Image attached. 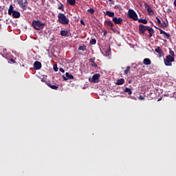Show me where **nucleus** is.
Masks as SVG:
<instances>
[{
  "mask_svg": "<svg viewBox=\"0 0 176 176\" xmlns=\"http://www.w3.org/2000/svg\"><path fill=\"white\" fill-rule=\"evenodd\" d=\"M139 100H145V98L142 96H139Z\"/></svg>",
  "mask_w": 176,
  "mask_h": 176,
  "instance_id": "nucleus-39",
  "label": "nucleus"
},
{
  "mask_svg": "<svg viewBox=\"0 0 176 176\" xmlns=\"http://www.w3.org/2000/svg\"><path fill=\"white\" fill-rule=\"evenodd\" d=\"M104 23L105 24H107V25L111 27V28L114 26L113 23H112V21H105Z\"/></svg>",
  "mask_w": 176,
  "mask_h": 176,
  "instance_id": "nucleus-22",
  "label": "nucleus"
},
{
  "mask_svg": "<svg viewBox=\"0 0 176 176\" xmlns=\"http://www.w3.org/2000/svg\"><path fill=\"white\" fill-rule=\"evenodd\" d=\"M127 17L128 19H132V20H134L135 21L138 20V15L137 14V12H135V11H134L133 9H129L128 10Z\"/></svg>",
  "mask_w": 176,
  "mask_h": 176,
  "instance_id": "nucleus-6",
  "label": "nucleus"
},
{
  "mask_svg": "<svg viewBox=\"0 0 176 176\" xmlns=\"http://www.w3.org/2000/svg\"><path fill=\"white\" fill-rule=\"evenodd\" d=\"M124 91L125 93H127L129 96H131V94H133V91H131V89L128 87H126Z\"/></svg>",
  "mask_w": 176,
  "mask_h": 176,
  "instance_id": "nucleus-23",
  "label": "nucleus"
},
{
  "mask_svg": "<svg viewBox=\"0 0 176 176\" xmlns=\"http://www.w3.org/2000/svg\"><path fill=\"white\" fill-rule=\"evenodd\" d=\"M144 8L145 9H146V10H148V9H151V7L149 6V5H148V3H144Z\"/></svg>",
  "mask_w": 176,
  "mask_h": 176,
  "instance_id": "nucleus-31",
  "label": "nucleus"
},
{
  "mask_svg": "<svg viewBox=\"0 0 176 176\" xmlns=\"http://www.w3.org/2000/svg\"><path fill=\"white\" fill-rule=\"evenodd\" d=\"M78 49L79 50H82V52H85L87 50V47L85 45L82 44L79 47Z\"/></svg>",
  "mask_w": 176,
  "mask_h": 176,
  "instance_id": "nucleus-24",
  "label": "nucleus"
},
{
  "mask_svg": "<svg viewBox=\"0 0 176 176\" xmlns=\"http://www.w3.org/2000/svg\"><path fill=\"white\" fill-rule=\"evenodd\" d=\"M80 24H82V25H86V23H85V21H83V19H80Z\"/></svg>",
  "mask_w": 176,
  "mask_h": 176,
  "instance_id": "nucleus-34",
  "label": "nucleus"
},
{
  "mask_svg": "<svg viewBox=\"0 0 176 176\" xmlns=\"http://www.w3.org/2000/svg\"><path fill=\"white\" fill-rule=\"evenodd\" d=\"M124 83V78H120L117 80L116 85H117L118 86H120L122 85H123Z\"/></svg>",
  "mask_w": 176,
  "mask_h": 176,
  "instance_id": "nucleus-18",
  "label": "nucleus"
},
{
  "mask_svg": "<svg viewBox=\"0 0 176 176\" xmlns=\"http://www.w3.org/2000/svg\"><path fill=\"white\" fill-rule=\"evenodd\" d=\"M155 19H156L155 23H157V24H159V25H160V24H162V21H160V19H159V17L157 16H156Z\"/></svg>",
  "mask_w": 176,
  "mask_h": 176,
  "instance_id": "nucleus-29",
  "label": "nucleus"
},
{
  "mask_svg": "<svg viewBox=\"0 0 176 176\" xmlns=\"http://www.w3.org/2000/svg\"><path fill=\"white\" fill-rule=\"evenodd\" d=\"M58 9H59V10H63L64 11V5L63 4H61L60 6H59L58 8Z\"/></svg>",
  "mask_w": 176,
  "mask_h": 176,
  "instance_id": "nucleus-33",
  "label": "nucleus"
},
{
  "mask_svg": "<svg viewBox=\"0 0 176 176\" xmlns=\"http://www.w3.org/2000/svg\"><path fill=\"white\" fill-rule=\"evenodd\" d=\"M89 63H91V67H94L95 68H97L98 67V65H97V63H96V58H91L89 60Z\"/></svg>",
  "mask_w": 176,
  "mask_h": 176,
  "instance_id": "nucleus-14",
  "label": "nucleus"
},
{
  "mask_svg": "<svg viewBox=\"0 0 176 176\" xmlns=\"http://www.w3.org/2000/svg\"><path fill=\"white\" fill-rule=\"evenodd\" d=\"M169 54H170L167 55L166 58L164 59V63L166 67H171V65H173V63L175 61V54L174 53V51L170 49Z\"/></svg>",
  "mask_w": 176,
  "mask_h": 176,
  "instance_id": "nucleus-2",
  "label": "nucleus"
},
{
  "mask_svg": "<svg viewBox=\"0 0 176 176\" xmlns=\"http://www.w3.org/2000/svg\"><path fill=\"white\" fill-rule=\"evenodd\" d=\"M16 2L21 9L23 10H27V6L24 4V0H16Z\"/></svg>",
  "mask_w": 176,
  "mask_h": 176,
  "instance_id": "nucleus-10",
  "label": "nucleus"
},
{
  "mask_svg": "<svg viewBox=\"0 0 176 176\" xmlns=\"http://www.w3.org/2000/svg\"><path fill=\"white\" fill-rule=\"evenodd\" d=\"M58 23H60V24H63V25H67L69 24V19H68V18H67L65 14L63 13H58Z\"/></svg>",
  "mask_w": 176,
  "mask_h": 176,
  "instance_id": "nucleus-5",
  "label": "nucleus"
},
{
  "mask_svg": "<svg viewBox=\"0 0 176 176\" xmlns=\"http://www.w3.org/2000/svg\"><path fill=\"white\" fill-rule=\"evenodd\" d=\"M138 23H142V24H148V20L146 19H139L138 18Z\"/></svg>",
  "mask_w": 176,
  "mask_h": 176,
  "instance_id": "nucleus-20",
  "label": "nucleus"
},
{
  "mask_svg": "<svg viewBox=\"0 0 176 176\" xmlns=\"http://www.w3.org/2000/svg\"><path fill=\"white\" fill-rule=\"evenodd\" d=\"M147 12L148 13V14L150 16H153V14H155V12H153V10H152L151 8H149L148 10H147Z\"/></svg>",
  "mask_w": 176,
  "mask_h": 176,
  "instance_id": "nucleus-27",
  "label": "nucleus"
},
{
  "mask_svg": "<svg viewBox=\"0 0 176 176\" xmlns=\"http://www.w3.org/2000/svg\"><path fill=\"white\" fill-rule=\"evenodd\" d=\"M145 31L148 32V38H152V35L155 33V30H153V28L149 27V26H145L143 24L139 25V34L140 35H143L145 34Z\"/></svg>",
  "mask_w": 176,
  "mask_h": 176,
  "instance_id": "nucleus-1",
  "label": "nucleus"
},
{
  "mask_svg": "<svg viewBox=\"0 0 176 176\" xmlns=\"http://www.w3.org/2000/svg\"><path fill=\"white\" fill-rule=\"evenodd\" d=\"M89 42L90 45H96V43H97V40H96V38H91Z\"/></svg>",
  "mask_w": 176,
  "mask_h": 176,
  "instance_id": "nucleus-28",
  "label": "nucleus"
},
{
  "mask_svg": "<svg viewBox=\"0 0 176 176\" xmlns=\"http://www.w3.org/2000/svg\"><path fill=\"white\" fill-rule=\"evenodd\" d=\"M65 76H62V78L64 80H68V79H74V76L72 74H69L68 72L65 73Z\"/></svg>",
  "mask_w": 176,
  "mask_h": 176,
  "instance_id": "nucleus-12",
  "label": "nucleus"
},
{
  "mask_svg": "<svg viewBox=\"0 0 176 176\" xmlns=\"http://www.w3.org/2000/svg\"><path fill=\"white\" fill-rule=\"evenodd\" d=\"M8 14L9 16H12L13 19H19V17L21 16L20 12L14 10L13 5L10 6L8 8Z\"/></svg>",
  "mask_w": 176,
  "mask_h": 176,
  "instance_id": "nucleus-4",
  "label": "nucleus"
},
{
  "mask_svg": "<svg viewBox=\"0 0 176 176\" xmlns=\"http://www.w3.org/2000/svg\"><path fill=\"white\" fill-rule=\"evenodd\" d=\"M54 71H55V72H58V67H57L56 65H54Z\"/></svg>",
  "mask_w": 176,
  "mask_h": 176,
  "instance_id": "nucleus-32",
  "label": "nucleus"
},
{
  "mask_svg": "<svg viewBox=\"0 0 176 176\" xmlns=\"http://www.w3.org/2000/svg\"><path fill=\"white\" fill-rule=\"evenodd\" d=\"M59 71H60V72H63V73L65 72V70H64V69H63V67H60V68H59Z\"/></svg>",
  "mask_w": 176,
  "mask_h": 176,
  "instance_id": "nucleus-36",
  "label": "nucleus"
},
{
  "mask_svg": "<svg viewBox=\"0 0 176 176\" xmlns=\"http://www.w3.org/2000/svg\"><path fill=\"white\" fill-rule=\"evenodd\" d=\"M61 36H71V31L69 30H61L60 32Z\"/></svg>",
  "mask_w": 176,
  "mask_h": 176,
  "instance_id": "nucleus-11",
  "label": "nucleus"
},
{
  "mask_svg": "<svg viewBox=\"0 0 176 176\" xmlns=\"http://www.w3.org/2000/svg\"><path fill=\"white\" fill-rule=\"evenodd\" d=\"M160 25L162 28H167V27H168V23L163 21V23H161Z\"/></svg>",
  "mask_w": 176,
  "mask_h": 176,
  "instance_id": "nucleus-25",
  "label": "nucleus"
},
{
  "mask_svg": "<svg viewBox=\"0 0 176 176\" xmlns=\"http://www.w3.org/2000/svg\"><path fill=\"white\" fill-rule=\"evenodd\" d=\"M32 25L34 28H35L37 31H42L43 28H45V25H46L45 23H43L39 20H33L32 23Z\"/></svg>",
  "mask_w": 176,
  "mask_h": 176,
  "instance_id": "nucleus-3",
  "label": "nucleus"
},
{
  "mask_svg": "<svg viewBox=\"0 0 176 176\" xmlns=\"http://www.w3.org/2000/svg\"><path fill=\"white\" fill-rule=\"evenodd\" d=\"M109 2H112V0H109Z\"/></svg>",
  "mask_w": 176,
  "mask_h": 176,
  "instance_id": "nucleus-42",
  "label": "nucleus"
},
{
  "mask_svg": "<svg viewBox=\"0 0 176 176\" xmlns=\"http://www.w3.org/2000/svg\"><path fill=\"white\" fill-rule=\"evenodd\" d=\"M107 56H109L111 54V50H109V51H107Z\"/></svg>",
  "mask_w": 176,
  "mask_h": 176,
  "instance_id": "nucleus-40",
  "label": "nucleus"
},
{
  "mask_svg": "<svg viewBox=\"0 0 176 176\" xmlns=\"http://www.w3.org/2000/svg\"><path fill=\"white\" fill-rule=\"evenodd\" d=\"M104 14L107 16H109V17H115V12H113L107 11L106 12H104Z\"/></svg>",
  "mask_w": 176,
  "mask_h": 176,
  "instance_id": "nucleus-16",
  "label": "nucleus"
},
{
  "mask_svg": "<svg viewBox=\"0 0 176 176\" xmlns=\"http://www.w3.org/2000/svg\"><path fill=\"white\" fill-rule=\"evenodd\" d=\"M154 27H155V28H156L157 30H159V31H160L161 35H162V34H164V38L165 39H170V35L169 33L166 32L165 31H164L163 30H162V29H160V28L156 27L155 25H154Z\"/></svg>",
  "mask_w": 176,
  "mask_h": 176,
  "instance_id": "nucleus-7",
  "label": "nucleus"
},
{
  "mask_svg": "<svg viewBox=\"0 0 176 176\" xmlns=\"http://www.w3.org/2000/svg\"><path fill=\"white\" fill-rule=\"evenodd\" d=\"M34 68L36 70L41 69V68H42V63L39 61H35L34 63Z\"/></svg>",
  "mask_w": 176,
  "mask_h": 176,
  "instance_id": "nucleus-13",
  "label": "nucleus"
},
{
  "mask_svg": "<svg viewBox=\"0 0 176 176\" xmlns=\"http://www.w3.org/2000/svg\"><path fill=\"white\" fill-rule=\"evenodd\" d=\"M130 69H131V67L130 66H127L126 69L124 71V75H127V74L130 72Z\"/></svg>",
  "mask_w": 176,
  "mask_h": 176,
  "instance_id": "nucleus-26",
  "label": "nucleus"
},
{
  "mask_svg": "<svg viewBox=\"0 0 176 176\" xmlns=\"http://www.w3.org/2000/svg\"><path fill=\"white\" fill-rule=\"evenodd\" d=\"M23 5H28V0H24L23 1Z\"/></svg>",
  "mask_w": 176,
  "mask_h": 176,
  "instance_id": "nucleus-38",
  "label": "nucleus"
},
{
  "mask_svg": "<svg viewBox=\"0 0 176 176\" xmlns=\"http://www.w3.org/2000/svg\"><path fill=\"white\" fill-rule=\"evenodd\" d=\"M100 74H95L92 76V80L93 83H98L100 82Z\"/></svg>",
  "mask_w": 176,
  "mask_h": 176,
  "instance_id": "nucleus-9",
  "label": "nucleus"
},
{
  "mask_svg": "<svg viewBox=\"0 0 176 176\" xmlns=\"http://www.w3.org/2000/svg\"><path fill=\"white\" fill-rule=\"evenodd\" d=\"M143 64H144V65H151L152 62L151 61V59L146 58L143 60Z\"/></svg>",
  "mask_w": 176,
  "mask_h": 176,
  "instance_id": "nucleus-17",
  "label": "nucleus"
},
{
  "mask_svg": "<svg viewBox=\"0 0 176 176\" xmlns=\"http://www.w3.org/2000/svg\"><path fill=\"white\" fill-rule=\"evenodd\" d=\"M155 53H158L159 54L160 57H162V56H163V50H162L160 47H159V46L157 47L155 49Z\"/></svg>",
  "mask_w": 176,
  "mask_h": 176,
  "instance_id": "nucleus-15",
  "label": "nucleus"
},
{
  "mask_svg": "<svg viewBox=\"0 0 176 176\" xmlns=\"http://www.w3.org/2000/svg\"><path fill=\"white\" fill-rule=\"evenodd\" d=\"M10 61H11L12 63H15L14 59H13V58H11V59H10Z\"/></svg>",
  "mask_w": 176,
  "mask_h": 176,
  "instance_id": "nucleus-41",
  "label": "nucleus"
},
{
  "mask_svg": "<svg viewBox=\"0 0 176 176\" xmlns=\"http://www.w3.org/2000/svg\"><path fill=\"white\" fill-rule=\"evenodd\" d=\"M41 82L46 83V85H47V83H50V82H46V80H45L44 78L41 79Z\"/></svg>",
  "mask_w": 176,
  "mask_h": 176,
  "instance_id": "nucleus-37",
  "label": "nucleus"
},
{
  "mask_svg": "<svg viewBox=\"0 0 176 176\" xmlns=\"http://www.w3.org/2000/svg\"><path fill=\"white\" fill-rule=\"evenodd\" d=\"M87 12L89 13H91V14H94L95 10L93 8H89V9L87 10Z\"/></svg>",
  "mask_w": 176,
  "mask_h": 176,
  "instance_id": "nucleus-30",
  "label": "nucleus"
},
{
  "mask_svg": "<svg viewBox=\"0 0 176 176\" xmlns=\"http://www.w3.org/2000/svg\"><path fill=\"white\" fill-rule=\"evenodd\" d=\"M47 85L48 87H50V89H52L53 90H58V87H57V85H52L50 82L47 83Z\"/></svg>",
  "mask_w": 176,
  "mask_h": 176,
  "instance_id": "nucleus-19",
  "label": "nucleus"
},
{
  "mask_svg": "<svg viewBox=\"0 0 176 176\" xmlns=\"http://www.w3.org/2000/svg\"><path fill=\"white\" fill-rule=\"evenodd\" d=\"M108 34V31L104 30H103V36H105V35H107Z\"/></svg>",
  "mask_w": 176,
  "mask_h": 176,
  "instance_id": "nucleus-35",
  "label": "nucleus"
},
{
  "mask_svg": "<svg viewBox=\"0 0 176 176\" xmlns=\"http://www.w3.org/2000/svg\"><path fill=\"white\" fill-rule=\"evenodd\" d=\"M67 3L69 5H71V6H75V3H76V0H67Z\"/></svg>",
  "mask_w": 176,
  "mask_h": 176,
  "instance_id": "nucleus-21",
  "label": "nucleus"
},
{
  "mask_svg": "<svg viewBox=\"0 0 176 176\" xmlns=\"http://www.w3.org/2000/svg\"><path fill=\"white\" fill-rule=\"evenodd\" d=\"M114 24H118L119 25H122V24H123V19H122L121 17H116V16H114L113 19H112Z\"/></svg>",
  "mask_w": 176,
  "mask_h": 176,
  "instance_id": "nucleus-8",
  "label": "nucleus"
}]
</instances>
